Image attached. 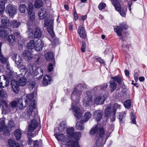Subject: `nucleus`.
Here are the masks:
<instances>
[{
    "label": "nucleus",
    "instance_id": "nucleus-1",
    "mask_svg": "<svg viewBox=\"0 0 147 147\" xmlns=\"http://www.w3.org/2000/svg\"><path fill=\"white\" fill-rule=\"evenodd\" d=\"M86 85L84 83L79 84L75 87L71 94V98L74 102H72L71 107L70 110H71L75 116L78 119L81 117L82 112L75 103H76L79 101L82 94V90L86 88Z\"/></svg>",
    "mask_w": 147,
    "mask_h": 147
},
{
    "label": "nucleus",
    "instance_id": "nucleus-2",
    "mask_svg": "<svg viewBox=\"0 0 147 147\" xmlns=\"http://www.w3.org/2000/svg\"><path fill=\"white\" fill-rule=\"evenodd\" d=\"M90 133L92 135L95 133H97L95 137L96 140V143L97 146H100L104 141L105 131L103 127L100 124L98 123L91 129Z\"/></svg>",
    "mask_w": 147,
    "mask_h": 147
},
{
    "label": "nucleus",
    "instance_id": "nucleus-3",
    "mask_svg": "<svg viewBox=\"0 0 147 147\" xmlns=\"http://www.w3.org/2000/svg\"><path fill=\"white\" fill-rule=\"evenodd\" d=\"M33 6L32 2H29L28 5V10L27 7L24 4L20 5L19 7L20 12L24 13L26 11H27L28 14L30 16L27 22L28 26H30L32 23L33 21L35 18V14L33 11Z\"/></svg>",
    "mask_w": 147,
    "mask_h": 147
},
{
    "label": "nucleus",
    "instance_id": "nucleus-4",
    "mask_svg": "<svg viewBox=\"0 0 147 147\" xmlns=\"http://www.w3.org/2000/svg\"><path fill=\"white\" fill-rule=\"evenodd\" d=\"M58 134V133H56L54 134L58 141L66 143L67 145L70 147H80L77 141L74 142L71 138L69 137L68 136H65L63 134Z\"/></svg>",
    "mask_w": 147,
    "mask_h": 147
},
{
    "label": "nucleus",
    "instance_id": "nucleus-5",
    "mask_svg": "<svg viewBox=\"0 0 147 147\" xmlns=\"http://www.w3.org/2000/svg\"><path fill=\"white\" fill-rule=\"evenodd\" d=\"M67 133L74 142L77 141L78 144V141L81 137V133L80 132H76L74 133V129L73 127H70L67 128Z\"/></svg>",
    "mask_w": 147,
    "mask_h": 147
},
{
    "label": "nucleus",
    "instance_id": "nucleus-6",
    "mask_svg": "<svg viewBox=\"0 0 147 147\" xmlns=\"http://www.w3.org/2000/svg\"><path fill=\"white\" fill-rule=\"evenodd\" d=\"M53 20L48 17L45 20L44 27H47V30L52 37H54V35L53 31Z\"/></svg>",
    "mask_w": 147,
    "mask_h": 147
},
{
    "label": "nucleus",
    "instance_id": "nucleus-7",
    "mask_svg": "<svg viewBox=\"0 0 147 147\" xmlns=\"http://www.w3.org/2000/svg\"><path fill=\"white\" fill-rule=\"evenodd\" d=\"M112 79L113 80H111L110 85V91L111 92H113L116 88L117 84L116 82H117L119 84H121L122 82V79L119 76H115L114 77H112Z\"/></svg>",
    "mask_w": 147,
    "mask_h": 147
},
{
    "label": "nucleus",
    "instance_id": "nucleus-8",
    "mask_svg": "<svg viewBox=\"0 0 147 147\" xmlns=\"http://www.w3.org/2000/svg\"><path fill=\"white\" fill-rule=\"evenodd\" d=\"M24 56L28 57V59L32 60V61H35L36 64H38L39 62L40 56L39 55H36L34 56L31 54L29 51L26 50L24 51L23 53Z\"/></svg>",
    "mask_w": 147,
    "mask_h": 147
},
{
    "label": "nucleus",
    "instance_id": "nucleus-9",
    "mask_svg": "<svg viewBox=\"0 0 147 147\" xmlns=\"http://www.w3.org/2000/svg\"><path fill=\"white\" fill-rule=\"evenodd\" d=\"M36 101L35 100H32L31 104L29 105V107L25 110V113L26 117L28 118L30 117L31 116L33 109H34L36 107Z\"/></svg>",
    "mask_w": 147,
    "mask_h": 147
},
{
    "label": "nucleus",
    "instance_id": "nucleus-10",
    "mask_svg": "<svg viewBox=\"0 0 147 147\" xmlns=\"http://www.w3.org/2000/svg\"><path fill=\"white\" fill-rule=\"evenodd\" d=\"M128 28V26L125 22H123L120 24L119 26H117L114 29V31L118 36H120L122 34L123 28L126 30Z\"/></svg>",
    "mask_w": 147,
    "mask_h": 147
},
{
    "label": "nucleus",
    "instance_id": "nucleus-11",
    "mask_svg": "<svg viewBox=\"0 0 147 147\" xmlns=\"http://www.w3.org/2000/svg\"><path fill=\"white\" fill-rule=\"evenodd\" d=\"M1 29L10 28L9 26V20L8 17L5 16H2L1 17Z\"/></svg>",
    "mask_w": 147,
    "mask_h": 147
},
{
    "label": "nucleus",
    "instance_id": "nucleus-12",
    "mask_svg": "<svg viewBox=\"0 0 147 147\" xmlns=\"http://www.w3.org/2000/svg\"><path fill=\"white\" fill-rule=\"evenodd\" d=\"M5 110L7 111L8 112H11L16 109L17 105V102L15 100L13 101L10 103V105H8L6 102H5Z\"/></svg>",
    "mask_w": 147,
    "mask_h": 147
},
{
    "label": "nucleus",
    "instance_id": "nucleus-13",
    "mask_svg": "<svg viewBox=\"0 0 147 147\" xmlns=\"http://www.w3.org/2000/svg\"><path fill=\"white\" fill-rule=\"evenodd\" d=\"M5 12L8 13L10 16H12L16 13V9L14 5L9 4L6 7Z\"/></svg>",
    "mask_w": 147,
    "mask_h": 147
},
{
    "label": "nucleus",
    "instance_id": "nucleus-14",
    "mask_svg": "<svg viewBox=\"0 0 147 147\" xmlns=\"http://www.w3.org/2000/svg\"><path fill=\"white\" fill-rule=\"evenodd\" d=\"M92 96L91 93L89 92H87L86 96L84 99V105L86 106H87L92 103Z\"/></svg>",
    "mask_w": 147,
    "mask_h": 147
},
{
    "label": "nucleus",
    "instance_id": "nucleus-15",
    "mask_svg": "<svg viewBox=\"0 0 147 147\" xmlns=\"http://www.w3.org/2000/svg\"><path fill=\"white\" fill-rule=\"evenodd\" d=\"M105 95L100 94L96 96L94 99V102L97 105L103 103L106 97Z\"/></svg>",
    "mask_w": 147,
    "mask_h": 147
},
{
    "label": "nucleus",
    "instance_id": "nucleus-16",
    "mask_svg": "<svg viewBox=\"0 0 147 147\" xmlns=\"http://www.w3.org/2000/svg\"><path fill=\"white\" fill-rule=\"evenodd\" d=\"M39 18L40 20L47 19L49 17V15L47 13L46 9L44 8H41L38 11Z\"/></svg>",
    "mask_w": 147,
    "mask_h": 147
},
{
    "label": "nucleus",
    "instance_id": "nucleus-17",
    "mask_svg": "<svg viewBox=\"0 0 147 147\" xmlns=\"http://www.w3.org/2000/svg\"><path fill=\"white\" fill-rule=\"evenodd\" d=\"M11 85L13 92L15 93H18L19 92V86L20 85L17 81L16 80H12L11 82Z\"/></svg>",
    "mask_w": 147,
    "mask_h": 147
},
{
    "label": "nucleus",
    "instance_id": "nucleus-18",
    "mask_svg": "<svg viewBox=\"0 0 147 147\" xmlns=\"http://www.w3.org/2000/svg\"><path fill=\"white\" fill-rule=\"evenodd\" d=\"M35 50L37 51H40L42 50L43 43L41 40L38 39L35 41Z\"/></svg>",
    "mask_w": 147,
    "mask_h": 147
},
{
    "label": "nucleus",
    "instance_id": "nucleus-19",
    "mask_svg": "<svg viewBox=\"0 0 147 147\" xmlns=\"http://www.w3.org/2000/svg\"><path fill=\"white\" fill-rule=\"evenodd\" d=\"M102 115V112L100 110H96L94 113V118L97 122L101 120Z\"/></svg>",
    "mask_w": 147,
    "mask_h": 147
},
{
    "label": "nucleus",
    "instance_id": "nucleus-20",
    "mask_svg": "<svg viewBox=\"0 0 147 147\" xmlns=\"http://www.w3.org/2000/svg\"><path fill=\"white\" fill-rule=\"evenodd\" d=\"M38 125L37 121L35 119L32 120L29 125L28 131L31 132L33 131L37 126Z\"/></svg>",
    "mask_w": 147,
    "mask_h": 147
},
{
    "label": "nucleus",
    "instance_id": "nucleus-21",
    "mask_svg": "<svg viewBox=\"0 0 147 147\" xmlns=\"http://www.w3.org/2000/svg\"><path fill=\"white\" fill-rule=\"evenodd\" d=\"M78 32L81 38H84L86 37V34L85 30L84 28L81 25H80L79 27Z\"/></svg>",
    "mask_w": 147,
    "mask_h": 147
},
{
    "label": "nucleus",
    "instance_id": "nucleus-22",
    "mask_svg": "<svg viewBox=\"0 0 147 147\" xmlns=\"http://www.w3.org/2000/svg\"><path fill=\"white\" fill-rule=\"evenodd\" d=\"M23 76L22 74H20L18 76L17 78L19 79L18 83L20 86H25L26 83V79L24 77H22Z\"/></svg>",
    "mask_w": 147,
    "mask_h": 147
},
{
    "label": "nucleus",
    "instance_id": "nucleus-23",
    "mask_svg": "<svg viewBox=\"0 0 147 147\" xmlns=\"http://www.w3.org/2000/svg\"><path fill=\"white\" fill-rule=\"evenodd\" d=\"M2 30H0V37L5 38L11 31L10 28L3 29Z\"/></svg>",
    "mask_w": 147,
    "mask_h": 147
},
{
    "label": "nucleus",
    "instance_id": "nucleus-24",
    "mask_svg": "<svg viewBox=\"0 0 147 147\" xmlns=\"http://www.w3.org/2000/svg\"><path fill=\"white\" fill-rule=\"evenodd\" d=\"M43 71L42 69L40 67L36 68L34 72V76H36L38 75H39L38 77V79H40L41 78L43 75Z\"/></svg>",
    "mask_w": 147,
    "mask_h": 147
},
{
    "label": "nucleus",
    "instance_id": "nucleus-25",
    "mask_svg": "<svg viewBox=\"0 0 147 147\" xmlns=\"http://www.w3.org/2000/svg\"><path fill=\"white\" fill-rule=\"evenodd\" d=\"M12 57L13 59L15 61L16 65H19L20 63H21L22 62V58L19 56H18L16 53H13L12 55Z\"/></svg>",
    "mask_w": 147,
    "mask_h": 147
},
{
    "label": "nucleus",
    "instance_id": "nucleus-26",
    "mask_svg": "<svg viewBox=\"0 0 147 147\" xmlns=\"http://www.w3.org/2000/svg\"><path fill=\"white\" fill-rule=\"evenodd\" d=\"M51 78L48 75H45L44 76L43 81V84L45 86H46L50 84L51 81Z\"/></svg>",
    "mask_w": 147,
    "mask_h": 147
},
{
    "label": "nucleus",
    "instance_id": "nucleus-27",
    "mask_svg": "<svg viewBox=\"0 0 147 147\" xmlns=\"http://www.w3.org/2000/svg\"><path fill=\"white\" fill-rule=\"evenodd\" d=\"M42 32L41 30L38 27H36L34 31V38H38L41 36Z\"/></svg>",
    "mask_w": 147,
    "mask_h": 147
},
{
    "label": "nucleus",
    "instance_id": "nucleus-28",
    "mask_svg": "<svg viewBox=\"0 0 147 147\" xmlns=\"http://www.w3.org/2000/svg\"><path fill=\"white\" fill-rule=\"evenodd\" d=\"M25 105L23 106L22 103V98H19L18 100V103H17L18 106L19 107L20 109H22L26 107L28 104V100L27 99L25 100Z\"/></svg>",
    "mask_w": 147,
    "mask_h": 147
},
{
    "label": "nucleus",
    "instance_id": "nucleus-29",
    "mask_svg": "<svg viewBox=\"0 0 147 147\" xmlns=\"http://www.w3.org/2000/svg\"><path fill=\"white\" fill-rule=\"evenodd\" d=\"M8 143L10 147H20L18 143L16 142L13 139H9Z\"/></svg>",
    "mask_w": 147,
    "mask_h": 147
},
{
    "label": "nucleus",
    "instance_id": "nucleus-30",
    "mask_svg": "<svg viewBox=\"0 0 147 147\" xmlns=\"http://www.w3.org/2000/svg\"><path fill=\"white\" fill-rule=\"evenodd\" d=\"M9 84L8 78L4 76V79L3 81L0 82V87L4 88L6 87Z\"/></svg>",
    "mask_w": 147,
    "mask_h": 147
},
{
    "label": "nucleus",
    "instance_id": "nucleus-31",
    "mask_svg": "<svg viewBox=\"0 0 147 147\" xmlns=\"http://www.w3.org/2000/svg\"><path fill=\"white\" fill-rule=\"evenodd\" d=\"M92 116V114L90 112H88L86 113L82 117L83 119L82 121L83 123L87 121Z\"/></svg>",
    "mask_w": 147,
    "mask_h": 147
},
{
    "label": "nucleus",
    "instance_id": "nucleus-32",
    "mask_svg": "<svg viewBox=\"0 0 147 147\" xmlns=\"http://www.w3.org/2000/svg\"><path fill=\"white\" fill-rule=\"evenodd\" d=\"M66 128V123L63 121L60 123L59 127L58 128V130L59 131L61 132L64 131Z\"/></svg>",
    "mask_w": 147,
    "mask_h": 147
},
{
    "label": "nucleus",
    "instance_id": "nucleus-33",
    "mask_svg": "<svg viewBox=\"0 0 147 147\" xmlns=\"http://www.w3.org/2000/svg\"><path fill=\"white\" fill-rule=\"evenodd\" d=\"M112 5L114 7L115 10L119 12L121 11L122 9L121 6L118 4V1L112 2Z\"/></svg>",
    "mask_w": 147,
    "mask_h": 147
},
{
    "label": "nucleus",
    "instance_id": "nucleus-34",
    "mask_svg": "<svg viewBox=\"0 0 147 147\" xmlns=\"http://www.w3.org/2000/svg\"><path fill=\"white\" fill-rule=\"evenodd\" d=\"M83 123H84L82 121V120L80 122L77 121L76 125V128L80 130L84 129V127L83 124Z\"/></svg>",
    "mask_w": 147,
    "mask_h": 147
},
{
    "label": "nucleus",
    "instance_id": "nucleus-35",
    "mask_svg": "<svg viewBox=\"0 0 147 147\" xmlns=\"http://www.w3.org/2000/svg\"><path fill=\"white\" fill-rule=\"evenodd\" d=\"M20 22H17L16 20H13L10 22V26L14 28H17L20 25Z\"/></svg>",
    "mask_w": 147,
    "mask_h": 147
},
{
    "label": "nucleus",
    "instance_id": "nucleus-36",
    "mask_svg": "<svg viewBox=\"0 0 147 147\" xmlns=\"http://www.w3.org/2000/svg\"><path fill=\"white\" fill-rule=\"evenodd\" d=\"M35 41L34 40H30L27 45V48L28 49H32L34 48L35 46Z\"/></svg>",
    "mask_w": 147,
    "mask_h": 147
},
{
    "label": "nucleus",
    "instance_id": "nucleus-37",
    "mask_svg": "<svg viewBox=\"0 0 147 147\" xmlns=\"http://www.w3.org/2000/svg\"><path fill=\"white\" fill-rule=\"evenodd\" d=\"M43 3L41 0H37L34 3V6L35 8H39L42 6Z\"/></svg>",
    "mask_w": 147,
    "mask_h": 147
},
{
    "label": "nucleus",
    "instance_id": "nucleus-38",
    "mask_svg": "<svg viewBox=\"0 0 147 147\" xmlns=\"http://www.w3.org/2000/svg\"><path fill=\"white\" fill-rule=\"evenodd\" d=\"M7 39V41L11 44L15 41V37L12 34L9 35Z\"/></svg>",
    "mask_w": 147,
    "mask_h": 147
},
{
    "label": "nucleus",
    "instance_id": "nucleus-39",
    "mask_svg": "<svg viewBox=\"0 0 147 147\" xmlns=\"http://www.w3.org/2000/svg\"><path fill=\"white\" fill-rule=\"evenodd\" d=\"M45 57L47 61L52 59L54 57L53 53L51 52H48L46 53Z\"/></svg>",
    "mask_w": 147,
    "mask_h": 147
},
{
    "label": "nucleus",
    "instance_id": "nucleus-40",
    "mask_svg": "<svg viewBox=\"0 0 147 147\" xmlns=\"http://www.w3.org/2000/svg\"><path fill=\"white\" fill-rule=\"evenodd\" d=\"M14 134L17 140H19L21 136V133L20 131L19 130H16V131H14Z\"/></svg>",
    "mask_w": 147,
    "mask_h": 147
},
{
    "label": "nucleus",
    "instance_id": "nucleus-41",
    "mask_svg": "<svg viewBox=\"0 0 147 147\" xmlns=\"http://www.w3.org/2000/svg\"><path fill=\"white\" fill-rule=\"evenodd\" d=\"M124 105L125 107L127 109H129L131 106V101L130 100H126L124 103Z\"/></svg>",
    "mask_w": 147,
    "mask_h": 147
},
{
    "label": "nucleus",
    "instance_id": "nucleus-42",
    "mask_svg": "<svg viewBox=\"0 0 147 147\" xmlns=\"http://www.w3.org/2000/svg\"><path fill=\"white\" fill-rule=\"evenodd\" d=\"M7 96L6 92L4 91L3 89H0V97L4 98Z\"/></svg>",
    "mask_w": 147,
    "mask_h": 147
},
{
    "label": "nucleus",
    "instance_id": "nucleus-43",
    "mask_svg": "<svg viewBox=\"0 0 147 147\" xmlns=\"http://www.w3.org/2000/svg\"><path fill=\"white\" fill-rule=\"evenodd\" d=\"M123 114L125 115L126 112H124L121 113H119L118 116L117 117L118 119H119L121 123L123 122V119L124 117L123 115Z\"/></svg>",
    "mask_w": 147,
    "mask_h": 147
},
{
    "label": "nucleus",
    "instance_id": "nucleus-44",
    "mask_svg": "<svg viewBox=\"0 0 147 147\" xmlns=\"http://www.w3.org/2000/svg\"><path fill=\"white\" fill-rule=\"evenodd\" d=\"M111 107L110 106H108L105 110V113L106 115H108L111 114L112 112L111 111Z\"/></svg>",
    "mask_w": 147,
    "mask_h": 147
},
{
    "label": "nucleus",
    "instance_id": "nucleus-45",
    "mask_svg": "<svg viewBox=\"0 0 147 147\" xmlns=\"http://www.w3.org/2000/svg\"><path fill=\"white\" fill-rule=\"evenodd\" d=\"M0 59L1 63H5L7 61V59L3 56L2 53L0 54Z\"/></svg>",
    "mask_w": 147,
    "mask_h": 147
},
{
    "label": "nucleus",
    "instance_id": "nucleus-46",
    "mask_svg": "<svg viewBox=\"0 0 147 147\" xmlns=\"http://www.w3.org/2000/svg\"><path fill=\"white\" fill-rule=\"evenodd\" d=\"M126 11L127 9H124L122 8L119 13L121 16L124 17L126 15Z\"/></svg>",
    "mask_w": 147,
    "mask_h": 147
},
{
    "label": "nucleus",
    "instance_id": "nucleus-47",
    "mask_svg": "<svg viewBox=\"0 0 147 147\" xmlns=\"http://www.w3.org/2000/svg\"><path fill=\"white\" fill-rule=\"evenodd\" d=\"M86 44L84 41H83L81 47V51L82 53H84L85 51Z\"/></svg>",
    "mask_w": 147,
    "mask_h": 147
},
{
    "label": "nucleus",
    "instance_id": "nucleus-48",
    "mask_svg": "<svg viewBox=\"0 0 147 147\" xmlns=\"http://www.w3.org/2000/svg\"><path fill=\"white\" fill-rule=\"evenodd\" d=\"M17 65V67L19 68H20L21 69H23L25 70H26V67L24 65L21 64V63H20L19 64Z\"/></svg>",
    "mask_w": 147,
    "mask_h": 147
},
{
    "label": "nucleus",
    "instance_id": "nucleus-49",
    "mask_svg": "<svg viewBox=\"0 0 147 147\" xmlns=\"http://www.w3.org/2000/svg\"><path fill=\"white\" fill-rule=\"evenodd\" d=\"M120 105H118L117 103L115 104L113 106V112H115L116 110L117 109L120 108Z\"/></svg>",
    "mask_w": 147,
    "mask_h": 147
},
{
    "label": "nucleus",
    "instance_id": "nucleus-50",
    "mask_svg": "<svg viewBox=\"0 0 147 147\" xmlns=\"http://www.w3.org/2000/svg\"><path fill=\"white\" fill-rule=\"evenodd\" d=\"M106 6L105 4L103 3H100L98 6V8L99 10H101L104 9Z\"/></svg>",
    "mask_w": 147,
    "mask_h": 147
},
{
    "label": "nucleus",
    "instance_id": "nucleus-51",
    "mask_svg": "<svg viewBox=\"0 0 147 147\" xmlns=\"http://www.w3.org/2000/svg\"><path fill=\"white\" fill-rule=\"evenodd\" d=\"M34 96V93H32L30 94H28L27 95L26 97L27 99L30 101L32 99Z\"/></svg>",
    "mask_w": 147,
    "mask_h": 147
},
{
    "label": "nucleus",
    "instance_id": "nucleus-52",
    "mask_svg": "<svg viewBox=\"0 0 147 147\" xmlns=\"http://www.w3.org/2000/svg\"><path fill=\"white\" fill-rule=\"evenodd\" d=\"M115 112H111V115H111L110 117L111 119V121H115Z\"/></svg>",
    "mask_w": 147,
    "mask_h": 147
},
{
    "label": "nucleus",
    "instance_id": "nucleus-53",
    "mask_svg": "<svg viewBox=\"0 0 147 147\" xmlns=\"http://www.w3.org/2000/svg\"><path fill=\"white\" fill-rule=\"evenodd\" d=\"M107 86L108 85L107 83H105L99 87V88L101 90H103L106 89Z\"/></svg>",
    "mask_w": 147,
    "mask_h": 147
},
{
    "label": "nucleus",
    "instance_id": "nucleus-54",
    "mask_svg": "<svg viewBox=\"0 0 147 147\" xmlns=\"http://www.w3.org/2000/svg\"><path fill=\"white\" fill-rule=\"evenodd\" d=\"M28 68L29 70V72L30 73L33 72V64H30L28 66Z\"/></svg>",
    "mask_w": 147,
    "mask_h": 147
},
{
    "label": "nucleus",
    "instance_id": "nucleus-55",
    "mask_svg": "<svg viewBox=\"0 0 147 147\" xmlns=\"http://www.w3.org/2000/svg\"><path fill=\"white\" fill-rule=\"evenodd\" d=\"M95 59L97 61H98L100 63H105L104 60L100 58L96 57H95Z\"/></svg>",
    "mask_w": 147,
    "mask_h": 147
},
{
    "label": "nucleus",
    "instance_id": "nucleus-56",
    "mask_svg": "<svg viewBox=\"0 0 147 147\" xmlns=\"http://www.w3.org/2000/svg\"><path fill=\"white\" fill-rule=\"evenodd\" d=\"M8 126L10 127H13L14 126L13 121L12 120H10L8 123Z\"/></svg>",
    "mask_w": 147,
    "mask_h": 147
},
{
    "label": "nucleus",
    "instance_id": "nucleus-57",
    "mask_svg": "<svg viewBox=\"0 0 147 147\" xmlns=\"http://www.w3.org/2000/svg\"><path fill=\"white\" fill-rule=\"evenodd\" d=\"M139 77V75L137 72H135L134 75V80L136 82L138 81V78Z\"/></svg>",
    "mask_w": 147,
    "mask_h": 147
},
{
    "label": "nucleus",
    "instance_id": "nucleus-58",
    "mask_svg": "<svg viewBox=\"0 0 147 147\" xmlns=\"http://www.w3.org/2000/svg\"><path fill=\"white\" fill-rule=\"evenodd\" d=\"M53 69V65L51 63H50L48 67V70L49 72H51Z\"/></svg>",
    "mask_w": 147,
    "mask_h": 147
},
{
    "label": "nucleus",
    "instance_id": "nucleus-59",
    "mask_svg": "<svg viewBox=\"0 0 147 147\" xmlns=\"http://www.w3.org/2000/svg\"><path fill=\"white\" fill-rule=\"evenodd\" d=\"M38 140L34 141L33 142V147H38L39 144Z\"/></svg>",
    "mask_w": 147,
    "mask_h": 147
},
{
    "label": "nucleus",
    "instance_id": "nucleus-60",
    "mask_svg": "<svg viewBox=\"0 0 147 147\" xmlns=\"http://www.w3.org/2000/svg\"><path fill=\"white\" fill-rule=\"evenodd\" d=\"M35 82L34 81H33L31 82L29 84L30 88H31L32 89L35 86Z\"/></svg>",
    "mask_w": 147,
    "mask_h": 147
},
{
    "label": "nucleus",
    "instance_id": "nucleus-61",
    "mask_svg": "<svg viewBox=\"0 0 147 147\" xmlns=\"http://www.w3.org/2000/svg\"><path fill=\"white\" fill-rule=\"evenodd\" d=\"M74 19L76 20H77L78 19V16L76 11L74 12Z\"/></svg>",
    "mask_w": 147,
    "mask_h": 147
},
{
    "label": "nucleus",
    "instance_id": "nucleus-62",
    "mask_svg": "<svg viewBox=\"0 0 147 147\" xmlns=\"http://www.w3.org/2000/svg\"><path fill=\"white\" fill-rule=\"evenodd\" d=\"M32 139L31 138H30V137H28V143L29 144H32Z\"/></svg>",
    "mask_w": 147,
    "mask_h": 147
},
{
    "label": "nucleus",
    "instance_id": "nucleus-63",
    "mask_svg": "<svg viewBox=\"0 0 147 147\" xmlns=\"http://www.w3.org/2000/svg\"><path fill=\"white\" fill-rule=\"evenodd\" d=\"M131 119H136L135 114L133 113H131Z\"/></svg>",
    "mask_w": 147,
    "mask_h": 147
},
{
    "label": "nucleus",
    "instance_id": "nucleus-64",
    "mask_svg": "<svg viewBox=\"0 0 147 147\" xmlns=\"http://www.w3.org/2000/svg\"><path fill=\"white\" fill-rule=\"evenodd\" d=\"M139 80L140 82H143L144 81L145 78L143 77H140L139 78Z\"/></svg>",
    "mask_w": 147,
    "mask_h": 147
}]
</instances>
